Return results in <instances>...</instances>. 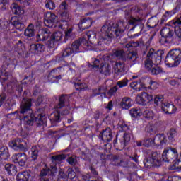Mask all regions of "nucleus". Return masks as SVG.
<instances>
[{
    "instance_id": "obj_29",
    "label": "nucleus",
    "mask_w": 181,
    "mask_h": 181,
    "mask_svg": "<svg viewBox=\"0 0 181 181\" xmlns=\"http://www.w3.org/2000/svg\"><path fill=\"white\" fill-rule=\"evenodd\" d=\"M4 168L8 175H10L11 176L16 175V172H18V168L13 164L7 163L5 165Z\"/></svg>"
},
{
    "instance_id": "obj_48",
    "label": "nucleus",
    "mask_w": 181,
    "mask_h": 181,
    "mask_svg": "<svg viewBox=\"0 0 181 181\" xmlns=\"http://www.w3.org/2000/svg\"><path fill=\"white\" fill-rule=\"evenodd\" d=\"M163 95H157L155 98H154V103L156 104V105H163Z\"/></svg>"
},
{
    "instance_id": "obj_14",
    "label": "nucleus",
    "mask_w": 181,
    "mask_h": 181,
    "mask_svg": "<svg viewBox=\"0 0 181 181\" xmlns=\"http://www.w3.org/2000/svg\"><path fill=\"white\" fill-rule=\"evenodd\" d=\"M160 35L164 43H169V42H170V39H172V37H173V35H175V31L168 27H164L160 30Z\"/></svg>"
},
{
    "instance_id": "obj_23",
    "label": "nucleus",
    "mask_w": 181,
    "mask_h": 181,
    "mask_svg": "<svg viewBox=\"0 0 181 181\" xmlns=\"http://www.w3.org/2000/svg\"><path fill=\"white\" fill-rule=\"evenodd\" d=\"M174 32L178 40L181 41V20L177 18L173 20Z\"/></svg>"
},
{
    "instance_id": "obj_12",
    "label": "nucleus",
    "mask_w": 181,
    "mask_h": 181,
    "mask_svg": "<svg viewBox=\"0 0 181 181\" xmlns=\"http://www.w3.org/2000/svg\"><path fill=\"white\" fill-rule=\"evenodd\" d=\"M56 23H57L56 14L52 12L47 13L44 18V25L47 28H56Z\"/></svg>"
},
{
    "instance_id": "obj_34",
    "label": "nucleus",
    "mask_w": 181,
    "mask_h": 181,
    "mask_svg": "<svg viewBox=\"0 0 181 181\" xmlns=\"http://www.w3.org/2000/svg\"><path fill=\"white\" fill-rule=\"evenodd\" d=\"M24 35L27 36V37H33V36H35V25H33V24L28 25L24 32Z\"/></svg>"
},
{
    "instance_id": "obj_32",
    "label": "nucleus",
    "mask_w": 181,
    "mask_h": 181,
    "mask_svg": "<svg viewBox=\"0 0 181 181\" xmlns=\"http://www.w3.org/2000/svg\"><path fill=\"white\" fill-rule=\"evenodd\" d=\"M11 9L14 15H23L25 12L23 9H22V8L16 3L11 4Z\"/></svg>"
},
{
    "instance_id": "obj_9",
    "label": "nucleus",
    "mask_w": 181,
    "mask_h": 181,
    "mask_svg": "<svg viewBox=\"0 0 181 181\" xmlns=\"http://www.w3.org/2000/svg\"><path fill=\"white\" fill-rule=\"evenodd\" d=\"M9 146L13 149H20L22 152L28 151V144L23 139H16L8 143Z\"/></svg>"
},
{
    "instance_id": "obj_55",
    "label": "nucleus",
    "mask_w": 181,
    "mask_h": 181,
    "mask_svg": "<svg viewBox=\"0 0 181 181\" xmlns=\"http://www.w3.org/2000/svg\"><path fill=\"white\" fill-rule=\"evenodd\" d=\"M176 135V129H170L169 132L168 133V138L170 141H173V138Z\"/></svg>"
},
{
    "instance_id": "obj_5",
    "label": "nucleus",
    "mask_w": 181,
    "mask_h": 181,
    "mask_svg": "<svg viewBox=\"0 0 181 181\" xmlns=\"http://www.w3.org/2000/svg\"><path fill=\"white\" fill-rule=\"evenodd\" d=\"M81 45H87L86 36L74 41L71 45V47L65 48L62 51V57H69V56H71V54H74V53H80Z\"/></svg>"
},
{
    "instance_id": "obj_46",
    "label": "nucleus",
    "mask_w": 181,
    "mask_h": 181,
    "mask_svg": "<svg viewBox=\"0 0 181 181\" xmlns=\"http://www.w3.org/2000/svg\"><path fill=\"white\" fill-rule=\"evenodd\" d=\"M58 179L59 180H67V171L65 173L64 170L60 169L59 170Z\"/></svg>"
},
{
    "instance_id": "obj_6",
    "label": "nucleus",
    "mask_w": 181,
    "mask_h": 181,
    "mask_svg": "<svg viewBox=\"0 0 181 181\" xmlns=\"http://www.w3.org/2000/svg\"><path fill=\"white\" fill-rule=\"evenodd\" d=\"M112 56L117 57L119 60L123 62H129L131 64H136L138 59V54L136 52H131L126 54L122 49H117L112 52Z\"/></svg>"
},
{
    "instance_id": "obj_21",
    "label": "nucleus",
    "mask_w": 181,
    "mask_h": 181,
    "mask_svg": "<svg viewBox=\"0 0 181 181\" xmlns=\"http://www.w3.org/2000/svg\"><path fill=\"white\" fill-rule=\"evenodd\" d=\"M93 25V20L90 18H85L81 19L78 23V28L80 30H86V29H88Z\"/></svg>"
},
{
    "instance_id": "obj_24",
    "label": "nucleus",
    "mask_w": 181,
    "mask_h": 181,
    "mask_svg": "<svg viewBox=\"0 0 181 181\" xmlns=\"http://www.w3.org/2000/svg\"><path fill=\"white\" fill-rule=\"evenodd\" d=\"M56 168H53L52 169L50 168H45L41 170L40 173V176L42 177L45 176H47L49 179H54V177L56 176Z\"/></svg>"
},
{
    "instance_id": "obj_57",
    "label": "nucleus",
    "mask_w": 181,
    "mask_h": 181,
    "mask_svg": "<svg viewBox=\"0 0 181 181\" xmlns=\"http://www.w3.org/2000/svg\"><path fill=\"white\" fill-rule=\"evenodd\" d=\"M56 40H53L52 37H50V39L47 42V45L50 49H53L54 47V43H56Z\"/></svg>"
},
{
    "instance_id": "obj_64",
    "label": "nucleus",
    "mask_w": 181,
    "mask_h": 181,
    "mask_svg": "<svg viewBox=\"0 0 181 181\" xmlns=\"http://www.w3.org/2000/svg\"><path fill=\"white\" fill-rule=\"evenodd\" d=\"M42 103H43V96L42 95L38 96L36 102V105L39 107Z\"/></svg>"
},
{
    "instance_id": "obj_26",
    "label": "nucleus",
    "mask_w": 181,
    "mask_h": 181,
    "mask_svg": "<svg viewBox=\"0 0 181 181\" xmlns=\"http://www.w3.org/2000/svg\"><path fill=\"white\" fill-rule=\"evenodd\" d=\"M69 101V97L67 95L62 94L60 95L59 99V103L55 107V108H58L59 110H62L63 107L66 106V104H67Z\"/></svg>"
},
{
    "instance_id": "obj_25",
    "label": "nucleus",
    "mask_w": 181,
    "mask_h": 181,
    "mask_svg": "<svg viewBox=\"0 0 181 181\" xmlns=\"http://www.w3.org/2000/svg\"><path fill=\"white\" fill-rule=\"evenodd\" d=\"M161 110L165 114H173L174 112H176V107L175 105L168 103H164V104L161 105Z\"/></svg>"
},
{
    "instance_id": "obj_54",
    "label": "nucleus",
    "mask_w": 181,
    "mask_h": 181,
    "mask_svg": "<svg viewBox=\"0 0 181 181\" xmlns=\"http://www.w3.org/2000/svg\"><path fill=\"white\" fill-rule=\"evenodd\" d=\"M149 142H151V139H146V140H144L142 141H136V145L137 146H146L148 147L149 146Z\"/></svg>"
},
{
    "instance_id": "obj_31",
    "label": "nucleus",
    "mask_w": 181,
    "mask_h": 181,
    "mask_svg": "<svg viewBox=\"0 0 181 181\" xmlns=\"http://www.w3.org/2000/svg\"><path fill=\"white\" fill-rule=\"evenodd\" d=\"M145 86V83L141 82V80L138 81L132 82L130 83L131 88H133V90H136V91H141L142 88L146 87Z\"/></svg>"
},
{
    "instance_id": "obj_15",
    "label": "nucleus",
    "mask_w": 181,
    "mask_h": 181,
    "mask_svg": "<svg viewBox=\"0 0 181 181\" xmlns=\"http://www.w3.org/2000/svg\"><path fill=\"white\" fill-rule=\"evenodd\" d=\"M114 73L116 76H122L125 73V63L121 62H111Z\"/></svg>"
},
{
    "instance_id": "obj_40",
    "label": "nucleus",
    "mask_w": 181,
    "mask_h": 181,
    "mask_svg": "<svg viewBox=\"0 0 181 181\" xmlns=\"http://www.w3.org/2000/svg\"><path fill=\"white\" fill-rule=\"evenodd\" d=\"M112 160L114 162L116 166H122V163H124V160L119 156L115 155L112 157Z\"/></svg>"
},
{
    "instance_id": "obj_19",
    "label": "nucleus",
    "mask_w": 181,
    "mask_h": 181,
    "mask_svg": "<svg viewBox=\"0 0 181 181\" xmlns=\"http://www.w3.org/2000/svg\"><path fill=\"white\" fill-rule=\"evenodd\" d=\"M56 111L51 114L49 116V119L52 127H54L56 124H59L62 119V117L60 115V109L55 108Z\"/></svg>"
},
{
    "instance_id": "obj_60",
    "label": "nucleus",
    "mask_w": 181,
    "mask_h": 181,
    "mask_svg": "<svg viewBox=\"0 0 181 181\" xmlns=\"http://www.w3.org/2000/svg\"><path fill=\"white\" fill-rule=\"evenodd\" d=\"M129 159H132V160H134V162H135L136 163H139V160H138V158H139V156H138V154L135 153L133 156H129Z\"/></svg>"
},
{
    "instance_id": "obj_35",
    "label": "nucleus",
    "mask_w": 181,
    "mask_h": 181,
    "mask_svg": "<svg viewBox=\"0 0 181 181\" xmlns=\"http://www.w3.org/2000/svg\"><path fill=\"white\" fill-rule=\"evenodd\" d=\"M9 156H10L9 150L8 149V147L6 146L0 147V158H1V159L6 160V159H8Z\"/></svg>"
},
{
    "instance_id": "obj_61",
    "label": "nucleus",
    "mask_w": 181,
    "mask_h": 181,
    "mask_svg": "<svg viewBox=\"0 0 181 181\" xmlns=\"http://www.w3.org/2000/svg\"><path fill=\"white\" fill-rule=\"evenodd\" d=\"M7 117L11 119H16V118H18V112L16 111L13 113L8 114Z\"/></svg>"
},
{
    "instance_id": "obj_3",
    "label": "nucleus",
    "mask_w": 181,
    "mask_h": 181,
    "mask_svg": "<svg viewBox=\"0 0 181 181\" xmlns=\"http://www.w3.org/2000/svg\"><path fill=\"white\" fill-rule=\"evenodd\" d=\"M125 32V22L120 21L117 24L105 23L100 29V37L103 40H110L114 36L119 37Z\"/></svg>"
},
{
    "instance_id": "obj_58",
    "label": "nucleus",
    "mask_w": 181,
    "mask_h": 181,
    "mask_svg": "<svg viewBox=\"0 0 181 181\" xmlns=\"http://www.w3.org/2000/svg\"><path fill=\"white\" fill-rule=\"evenodd\" d=\"M68 163L69 165H71V166H76V164L77 163V159H76L74 157H69L67 159Z\"/></svg>"
},
{
    "instance_id": "obj_7",
    "label": "nucleus",
    "mask_w": 181,
    "mask_h": 181,
    "mask_svg": "<svg viewBox=\"0 0 181 181\" xmlns=\"http://www.w3.org/2000/svg\"><path fill=\"white\" fill-rule=\"evenodd\" d=\"M179 154L177 153V150L173 147H166L162 154V159L163 162H172L177 159Z\"/></svg>"
},
{
    "instance_id": "obj_41",
    "label": "nucleus",
    "mask_w": 181,
    "mask_h": 181,
    "mask_svg": "<svg viewBox=\"0 0 181 181\" xmlns=\"http://www.w3.org/2000/svg\"><path fill=\"white\" fill-rule=\"evenodd\" d=\"M141 114L146 119H152L153 118V112L149 109L143 110Z\"/></svg>"
},
{
    "instance_id": "obj_27",
    "label": "nucleus",
    "mask_w": 181,
    "mask_h": 181,
    "mask_svg": "<svg viewBox=\"0 0 181 181\" xmlns=\"http://www.w3.org/2000/svg\"><path fill=\"white\" fill-rule=\"evenodd\" d=\"M101 138L103 142H110L112 139V133L111 132L110 128L105 129L102 134Z\"/></svg>"
},
{
    "instance_id": "obj_8",
    "label": "nucleus",
    "mask_w": 181,
    "mask_h": 181,
    "mask_svg": "<svg viewBox=\"0 0 181 181\" xmlns=\"http://www.w3.org/2000/svg\"><path fill=\"white\" fill-rule=\"evenodd\" d=\"M162 54H163V51L158 50L155 52V49L153 48L150 49L147 53L146 58L148 60H151L156 64H159L162 62Z\"/></svg>"
},
{
    "instance_id": "obj_56",
    "label": "nucleus",
    "mask_w": 181,
    "mask_h": 181,
    "mask_svg": "<svg viewBox=\"0 0 181 181\" xmlns=\"http://www.w3.org/2000/svg\"><path fill=\"white\" fill-rule=\"evenodd\" d=\"M87 88V85L86 83H75L76 90H84V88Z\"/></svg>"
},
{
    "instance_id": "obj_44",
    "label": "nucleus",
    "mask_w": 181,
    "mask_h": 181,
    "mask_svg": "<svg viewBox=\"0 0 181 181\" xmlns=\"http://www.w3.org/2000/svg\"><path fill=\"white\" fill-rule=\"evenodd\" d=\"M52 40H56L57 42H60L63 39V33L60 31H57L51 35Z\"/></svg>"
},
{
    "instance_id": "obj_47",
    "label": "nucleus",
    "mask_w": 181,
    "mask_h": 181,
    "mask_svg": "<svg viewBox=\"0 0 181 181\" xmlns=\"http://www.w3.org/2000/svg\"><path fill=\"white\" fill-rule=\"evenodd\" d=\"M149 71H151L153 76H158V74H160V73H162L163 70L162 68L158 66H155L154 67L153 66V68Z\"/></svg>"
},
{
    "instance_id": "obj_51",
    "label": "nucleus",
    "mask_w": 181,
    "mask_h": 181,
    "mask_svg": "<svg viewBox=\"0 0 181 181\" xmlns=\"http://www.w3.org/2000/svg\"><path fill=\"white\" fill-rule=\"evenodd\" d=\"M45 7L51 11L56 8V4L52 0H48L45 2Z\"/></svg>"
},
{
    "instance_id": "obj_43",
    "label": "nucleus",
    "mask_w": 181,
    "mask_h": 181,
    "mask_svg": "<svg viewBox=\"0 0 181 181\" xmlns=\"http://www.w3.org/2000/svg\"><path fill=\"white\" fill-rule=\"evenodd\" d=\"M158 22H159V21L158 20L157 18H149L147 22L148 28H155L156 26H157Z\"/></svg>"
},
{
    "instance_id": "obj_13",
    "label": "nucleus",
    "mask_w": 181,
    "mask_h": 181,
    "mask_svg": "<svg viewBox=\"0 0 181 181\" xmlns=\"http://www.w3.org/2000/svg\"><path fill=\"white\" fill-rule=\"evenodd\" d=\"M52 37V32L47 28H42L36 35L37 42H46L49 37Z\"/></svg>"
},
{
    "instance_id": "obj_63",
    "label": "nucleus",
    "mask_w": 181,
    "mask_h": 181,
    "mask_svg": "<svg viewBox=\"0 0 181 181\" xmlns=\"http://www.w3.org/2000/svg\"><path fill=\"white\" fill-rule=\"evenodd\" d=\"M83 159L84 160H87L88 162H91V154L90 153H84L83 154Z\"/></svg>"
},
{
    "instance_id": "obj_28",
    "label": "nucleus",
    "mask_w": 181,
    "mask_h": 181,
    "mask_svg": "<svg viewBox=\"0 0 181 181\" xmlns=\"http://www.w3.org/2000/svg\"><path fill=\"white\" fill-rule=\"evenodd\" d=\"M99 71L101 74L105 76H110L111 74V66L108 63L101 64L100 67L99 68Z\"/></svg>"
},
{
    "instance_id": "obj_39",
    "label": "nucleus",
    "mask_w": 181,
    "mask_h": 181,
    "mask_svg": "<svg viewBox=\"0 0 181 181\" xmlns=\"http://www.w3.org/2000/svg\"><path fill=\"white\" fill-rule=\"evenodd\" d=\"M131 141V134L128 133H124L123 136V139L121 140V147L125 148L127 146V144Z\"/></svg>"
},
{
    "instance_id": "obj_36",
    "label": "nucleus",
    "mask_w": 181,
    "mask_h": 181,
    "mask_svg": "<svg viewBox=\"0 0 181 181\" xmlns=\"http://www.w3.org/2000/svg\"><path fill=\"white\" fill-rule=\"evenodd\" d=\"M67 158L65 154H59L57 156H53L51 157V160L53 163H61L62 160H64Z\"/></svg>"
},
{
    "instance_id": "obj_38",
    "label": "nucleus",
    "mask_w": 181,
    "mask_h": 181,
    "mask_svg": "<svg viewBox=\"0 0 181 181\" xmlns=\"http://www.w3.org/2000/svg\"><path fill=\"white\" fill-rule=\"evenodd\" d=\"M39 152H40V147L34 146L31 148L32 153V160H36L37 159V156H39Z\"/></svg>"
},
{
    "instance_id": "obj_59",
    "label": "nucleus",
    "mask_w": 181,
    "mask_h": 181,
    "mask_svg": "<svg viewBox=\"0 0 181 181\" xmlns=\"http://www.w3.org/2000/svg\"><path fill=\"white\" fill-rule=\"evenodd\" d=\"M117 91H118V86L116 85L115 86L112 87L111 89L109 90L108 94L109 95H114Z\"/></svg>"
},
{
    "instance_id": "obj_17",
    "label": "nucleus",
    "mask_w": 181,
    "mask_h": 181,
    "mask_svg": "<svg viewBox=\"0 0 181 181\" xmlns=\"http://www.w3.org/2000/svg\"><path fill=\"white\" fill-rule=\"evenodd\" d=\"M153 100L152 95L146 92H143L141 96L136 98L137 104L140 105H148Z\"/></svg>"
},
{
    "instance_id": "obj_62",
    "label": "nucleus",
    "mask_w": 181,
    "mask_h": 181,
    "mask_svg": "<svg viewBox=\"0 0 181 181\" xmlns=\"http://www.w3.org/2000/svg\"><path fill=\"white\" fill-rule=\"evenodd\" d=\"M30 50L33 53H36V52H37V44H32V45H30Z\"/></svg>"
},
{
    "instance_id": "obj_30",
    "label": "nucleus",
    "mask_w": 181,
    "mask_h": 181,
    "mask_svg": "<svg viewBox=\"0 0 181 181\" xmlns=\"http://www.w3.org/2000/svg\"><path fill=\"white\" fill-rule=\"evenodd\" d=\"M151 158L153 160L156 164V167L159 168L162 165V161L160 160V153L156 151L151 155Z\"/></svg>"
},
{
    "instance_id": "obj_37",
    "label": "nucleus",
    "mask_w": 181,
    "mask_h": 181,
    "mask_svg": "<svg viewBox=\"0 0 181 181\" xmlns=\"http://www.w3.org/2000/svg\"><path fill=\"white\" fill-rule=\"evenodd\" d=\"M144 165L145 168H147V169H151L153 167L156 168V164H155V162L151 157L145 158L144 160Z\"/></svg>"
},
{
    "instance_id": "obj_52",
    "label": "nucleus",
    "mask_w": 181,
    "mask_h": 181,
    "mask_svg": "<svg viewBox=\"0 0 181 181\" xmlns=\"http://www.w3.org/2000/svg\"><path fill=\"white\" fill-rule=\"evenodd\" d=\"M68 179H74L76 177V171L72 168H69L66 171Z\"/></svg>"
},
{
    "instance_id": "obj_49",
    "label": "nucleus",
    "mask_w": 181,
    "mask_h": 181,
    "mask_svg": "<svg viewBox=\"0 0 181 181\" xmlns=\"http://www.w3.org/2000/svg\"><path fill=\"white\" fill-rule=\"evenodd\" d=\"M153 63L154 62L152 60L146 58V60L144 61V66L146 70L149 71L153 67Z\"/></svg>"
},
{
    "instance_id": "obj_45",
    "label": "nucleus",
    "mask_w": 181,
    "mask_h": 181,
    "mask_svg": "<svg viewBox=\"0 0 181 181\" xmlns=\"http://www.w3.org/2000/svg\"><path fill=\"white\" fill-rule=\"evenodd\" d=\"M107 88L105 86H100L98 89H95L93 91V96L95 97L96 95H100V94H104L105 95V90Z\"/></svg>"
},
{
    "instance_id": "obj_18",
    "label": "nucleus",
    "mask_w": 181,
    "mask_h": 181,
    "mask_svg": "<svg viewBox=\"0 0 181 181\" xmlns=\"http://www.w3.org/2000/svg\"><path fill=\"white\" fill-rule=\"evenodd\" d=\"M33 174L29 170L18 173L16 176L17 181H33Z\"/></svg>"
},
{
    "instance_id": "obj_11",
    "label": "nucleus",
    "mask_w": 181,
    "mask_h": 181,
    "mask_svg": "<svg viewBox=\"0 0 181 181\" xmlns=\"http://www.w3.org/2000/svg\"><path fill=\"white\" fill-rule=\"evenodd\" d=\"M26 22V19L23 16H13L11 19V23L17 29L22 32L23 29H25V23Z\"/></svg>"
},
{
    "instance_id": "obj_22",
    "label": "nucleus",
    "mask_w": 181,
    "mask_h": 181,
    "mask_svg": "<svg viewBox=\"0 0 181 181\" xmlns=\"http://www.w3.org/2000/svg\"><path fill=\"white\" fill-rule=\"evenodd\" d=\"M150 139V142H153V144H155L157 146H162L166 144V138H165V136L163 134H157L153 139Z\"/></svg>"
},
{
    "instance_id": "obj_10",
    "label": "nucleus",
    "mask_w": 181,
    "mask_h": 181,
    "mask_svg": "<svg viewBox=\"0 0 181 181\" xmlns=\"http://www.w3.org/2000/svg\"><path fill=\"white\" fill-rule=\"evenodd\" d=\"M13 163H16L18 166L23 168L26 166V162H28V156L25 153H15L11 157Z\"/></svg>"
},
{
    "instance_id": "obj_4",
    "label": "nucleus",
    "mask_w": 181,
    "mask_h": 181,
    "mask_svg": "<svg viewBox=\"0 0 181 181\" xmlns=\"http://www.w3.org/2000/svg\"><path fill=\"white\" fill-rule=\"evenodd\" d=\"M165 63L168 67H177L181 63V50L173 49L165 57Z\"/></svg>"
},
{
    "instance_id": "obj_33",
    "label": "nucleus",
    "mask_w": 181,
    "mask_h": 181,
    "mask_svg": "<svg viewBox=\"0 0 181 181\" xmlns=\"http://www.w3.org/2000/svg\"><path fill=\"white\" fill-rule=\"evenodd\" d=\"M132 104L131 103V98L128 97H124L122 98V102L120 103V106L123 110H129L131 108Z\"/></svg>"
},
{
    "instance_id": "obj_50",
    "label": "nucleus",
    "mask_w": 181,
    "mask_h": 181,
    "mask_svg": "<svg viewBox=\"0 0 181 181\" xmlns=\"http://www.w3.org/2000/svg\"><path fill=\"white\" fill-rule=\"evenodd\" d=\"M88 66L93 69H98L100 67V60L97 59H92V61L88 64Z\"/></svg>"
},
{
    "instance_id": "obj_53",
    "label": "nucleus",
    "mask_w": 181,
    "mask_h": 181,
    "mask_svg": "<svg viewBox=\"0 0 181 181\" xmlns=\"http://www.w3.org/2000/svg\"><path fill=\"white\" fill-rule=\"evenodd\" d=\"M128 79L124 78L122 81L117 82V86L119 87V88H122L123 87H127L128 86Z\"/></svg>"
},
{
    "instance_id": "obj_1",
    "label": "nucleus",
    "mask_w": 181,
    "mask_h": 181,
    "mask_svg": "<svg viewBox=\"0 0 181 181\" xmlns=\"http://www.w3.org/2000/svg\"><path fill=\"white\" fill-rule=\"evenodd\" d=\"M32 99L23 98L21 103V110L20 114L23 115V121L25 125H28L29 127H33L34 124L37 127H42L46 124L47 118L45 115V110L46 108V105H42V107L37 109V113L34 114L33 110H32Z\"/></svg>"
},
{
    "instance_id": "obj_16",
    "label": "nucleus",
    "mask_w": 181,
    "mask_h": 181,
    "mask_svg": "<svg viewBox=\"0 0 181 181\" xmlns=\"http://www.w3.org/2000/svg\"><path fill=\"white\" fill-rule=\"evenodd\" d=\"M60 9H62V13H61V21L62 22H69L70 21V14L69 13V6L67 5V1H64L59 6Z\"/></svg>"
},
{
    "instance_id": "obj_2",
    "label": "nucleus",
    "mask_w": 181,
    "mask_h": 181,
    "mask_svg": "<svg viewBox=\"0 0 181 181\" xmlns=\"http://www.w3.org/2000/svg\"><path fill=\"white\" fill-rule=\"evenodd\" d=\"M139 15V8L136 6H134L130 10L124 11V16L127 21H128L129 25L132 26L130 30H136L138 33L133 35V37H137L141 35V32L144 30V19L138 17Z\"/></svg>"
},
{
    "instance_id": "obj_20",
    "label": "nucleus",
    "mask_w": 181,
    "mask_h": 181,
    "mask_svg": "<svg viewBox=\"0 0 181 181\" xmlns=\"http://www.w3.org/2000/svg\"><path fill=\"white\" fill-rule=\"evenodd\" d=\"M47 79L49 83H57L59 80H62V75H59L57 69H53L49 72Z\"/></svg>"
},
{
    "instance_id": "obj_42",
    "label": "nucleus",
    "mask_w": 181,
    "mask_h": 181,
    "mask_svg": "<svg viewBox=\"0 0 181 181\" xmlns=\"http://www.w3.org/2000/svg\"><path fill=\"white\" fill-rule=\"evenodd\" d=\"M130 115L132 118H138L142 115V112L140 109L132 108L130 110Z\"/></svg>"
}]
</instances>
